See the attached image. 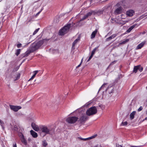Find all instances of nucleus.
<instances>
[{"instance_id":"31","label":"nucleus","mask_w":147,"mask_h":147,"mask_svg":"<svg viewBox=\"0 0 147 147\" xmlns=\"http://www.w3.org/2000/svg\"><path fill=\"white\" fill-rule=\"evenodd\" d=\"M143 70V67L141 66L140 65V67H139L138 70L140 71V72H141Z\"/></svg>"},{"instance_id":"10","label":"nucleus","mask_w":147,"mask_h":147,"mask_svg":"<svg viewBox=\"0 0 147 147\" xmlns=\"http://www.w3.org/2000/svg\"><path fill=\"white\" fill-rule=\"evenodd\" d=\"M146 43L145 41H144L140 43L136 47V50H138L141 49L143 47Z\"/></svg>"},{"instance_id":"41","label":"nucleus","mask_w":147,"mask_h":147,"mask_svg":"<svg viewBox=\"0 0 147 147\" xmlns=\"http://www.w3.org/2000/svg\"><path fill=\"white\" fill-rule=\"evenodd\" d=\"M82 60H83V59H82L81 60V62H80V64L78 66V67H79L81 65L82 63Z\"/></svg>"},{"instance_id":"49","label":"nucleus","mask_w":147,"mask_h":147,"mask_svg":"<svg viewBox=\"0 0 147 147\" xmlns=\"http://www.w3.org/2000/svg\"><path fill=\"white\" fill-rule=\"evenodd\" d=\"M111 66V65H109V66H108V67H107V69H108L109 68V67Z\"/></svg>"},{"instance_id":"21","label":"nucleus","mask_w":147,"mask_h":147,"mask_svg":"<svg viewBox=\"0 0 147 147\" xmlns=\"http://www.w3.org/2000/svg\"><path fill=\"white\" fill-rule=\"evenodd\" d=\"M92 13H93L95 14V11H91L90 12L88 13L86 15L88 17V16H91Z\"/></svg>"},{"instance_id":"53","label":"nucleus","mask_w":147,"mask_h":147,"mask_svg":"<svg viewBox=\"0 0 147 147\" xmlns=\"http://www.w3.org/2000/svg\"><path fill=\"white\" fill-rule=\"evenodd\" d=\"M32 79H30H30H29V80H28V81H29L31 80H32Z\"/></svg>"},{"instance_id":"57","label":"nucleus","mask_w":147,"mask_h":147,"mask_svg":"<svg viewBox=\"0 0 147 147\" xmlns=\"http://www.w3.org/2000/svg\"><path fill=\"white\" fill-rule=\"evenodd\" d=\"M6 9H5V11H6Z\"/></svg>"},{"instance_id":"9","label":"nucleus","mask_w":147,"mask_h":147,"mask_svg":"<svg viewBox=\"0 0 147 147\" xmlns=\"http://www.w3.org/2000/svg\"><path fill=\"white\" fill-rule=\"evenodd\" d=\"M31 126L33 129L36 131H38L39 130V128L37 125L34 123H32L31 124Z\"/></svg>"},{"instance_id":"55","label":"nucleus","mask_w":147,"mask_h":147,"mask_svg":"<svg viewBox=\"0 0 147 147\" xmlns=\"http://www.w3.org/2000/svg\"><path fill=\"white\" fill-rule=\"evenodd\" d=\"M112 20L113 21V19H112Z\"/></svg>"},{"instance_id":"33","label":"nucleus","mask_w":147,"mask_h":147,"mask_svg":"<svg viewBox=\"0 0 147 147\" xmlns=\"http://www.w3.org/2000/svg\"><path fill=\"white\" fill-rule=\"evenodd\" d=\"M117 62V61H114L113 62H111L110 64V65L111 66V65H113L114 64H115L116 63V62Z\"/></svg>"},{"instance_id":"45","label":"nucleus","mask_w":147,"mask_h":147,"mask_svg":"<svg viewBox=\"0 0 147 147\" xmlns=\"http://www.w3.org/2000/svg\"><path fill=\"white\" fill-rule=\"evenodd\" d=\"M117 147H122L121 145L119 144H118V145H117Z\"/></svg>"},{"instance_id":"17","label":"nucleus","mask_w":147,"mask_h":147,"mask_svg":"<svg viewBox=\"0 0 147 147\" xmlns=\"http://www.w3.org/2000/svg\"><path fill=\"white\" fill-rule=\"evenodd\" d=\"M140 67V65H138L137 66H134L133 71V72L135 73H136L137 72L138 70L139 67Z\"/></svg>"},{"instance_id":"36","label":"nucleus","mask_w":147,"mask_h":147,"mask_svg":"<svg viewBox=\"0 0 147 147\" xmlns=\"http://www.w3.org/2000/svg\"><path fill=\"white\" fill-rule=\"evenodd\" d=\"M93 55H92V54H91V55L89 57V59H88V61H90V59L92 58Z\"/></svg>"},{"instance_id":"22","label":"nucleus","mask_w":147,"mask_h":147,"mask_svg":"<svg viewBox=\"0 0 147 147\" xmlns=\"http://www.w3.org/2000/svg\"><path fill=\"white\" fill-rule=\"evenodd\" d=\"M96 136V135H95L94 136H92L90 137H89L88 138H83V140L84 141H86L89 139H92L94 138Z\"/></svg>"},{"instance_id":"5","label":"nucleus","mask_w":147,"mask_h":147,"mask_svg":"<svg viewBox=\"0 0 147 147\" xmlns=\"http://www.w3.org/2000/svg\"><path fill=\"white\" fill-rule=\"evenodd\" d=\"M78 119L77 117L74 116L69 117L66 119V120L67 122L70 123H74L77 121Z\"/></svg>"},{"instance_id":"56","label":"nucleus","mask_w":147,"mask_h":147,"mask_svg":"<svg viewBox=\"0 0 147 147\" xmlns=\"http://www.w3.org/2000/svg\"><path fill=\"white\" fill-rule=\"evenodd\" d=\"M78 66H77L76 67V68H78Z\"/></svg>"},{"instance_id":"40","label":"nucleus","mask_w":147,"mask_h":147,"mask_svg":"<svg viewBox=\"0 0 147 147\" xmlns=\"http://www.w3.org/2000/svg\"><path fill=\"white\" fill-rule=\"evenodd\" d=\"M30 120L31 121H34L36 120V118L35 117H34L32 118H31Z\"/></svg>"},{"instance_id":"48","label":"nucleus","mask_w":147,"mask_h":147,"mask_svg":"<svg viewBox=\"0 0 147 147\" xmlns=\"http://www.w3.org/2000/svg\"><path fill=\"white\" fill-rule=\"evenodd\" d=\"M144 120H147V117H146L145 119L143 120V121H144Z\"/></svg>"},{"instance_id":"4","label":"nucleus","mask_w":147,"mask_h":147,"mask_svg":"<svg viewBox=\"0 0 147 147\" xmlns=\"http://www.w3.org/2000/svg\"><path fill=\"white\" fill-rule=\"evenodd\" d=\"M97 112V110L95 107H93L89 108L86 111V114L90 116L95 114Z\"/></svg>"},{"instance_id":"38","label":"nucleus","mask_w":147,"mask_h":147,"mask_svg":"<svg viewBox=\"0 0 147 147\" xmlns=\"http://www.w3.org/2000/svg\"><path fill=\"white\" fill-rule=\"evenodd\" d=\"M38 72V70H36L34 71L33 73H34V75L36 76Z\"/></svg>"},{"instance_id":"42","label":"nucleus","mask_w":147,"mask_h":147,"mask_svg":"<svg viewBox=\"0 0 147 147\" xmlns=\"http://www.w3.org/2000/svg\"><path fill=\"white\" fill-rule=\"evenodd\" d=\"M42 9H41V10L39 11V12H38L36 14V16H38L39 14L40 13V12H41V11H42Z\"/></svg>"},{"instance_id":"27","label":"nucleus","mask_w":147,"mask_h":147,"mask_svg":"<svg viewBox=\"0 0 147 147\" xmlns=\"http://www.w3.org/2000/svg\"><path fill=\"white\" fill-rule=\"evenodd\" d=\"M127 124V121H125L124 122H122L121 123V125L123 126H126Z\"/></svg>"},{"instance_id":"35","label":"nucleus","mask_w":147,"mask_h":147,"mask_svg":"<svg viewBox=\"0 0 147 147\" xmlns=\"http://www.w3.org/2000/svg\"><path fill=\"white\" fill-rule=\"evenodd\" d=\"M143 109V107L142 106H140L139 108L138 109V112L142 111Z\"/></svg>"},{"instance_id":"18","label":"nucleus","mask_w":147,"mask_h":147,"mask_svg":"<svg viewBox=\"0 0 147 147\" xmlns=\"http://www.w3.org/2000/svg\"><path fill=\"white\" fill-rule=\"evenodd\" d=\"M136 113L135 111H133L130 114V118L131 120L133 119L134 118V115Z\"/></svg>"},{"instance_id":"29","label":"nucleus","mask_w":147,"mask_h":147,"mask_svg":"<svg viewBox=\"0 0 147 147\" xmlns=\"http://www.w3.org/2000/svg\"><path fill=\"white\" fill-rule=\"evenodd\" d=\"M87 17H88L86 15H84L83 17L80 20V21H82L83 20H84Z\"/></svg>"},{"instance_id":"19","label":"nucleus","mask_w":147,"mask_h":147,"mask_svg":"<svg viewBox=\"0 0 147 147\" xmlns=\"http://www.w3.org/2000/svg\"><path fill=\"white\" fill-rule=\"evenodd\" d=\"M97 32V30H95L92 32L91 35V38L92 39L95 37L96 34Z\"/></svg>"},{"instance_id":"54","label":"nucleus","mask_w":147,"mask_h":147,"mask_svg":"<svg viewBox=\"0 0 147 147\" xmlns=\"http://www.w3.org/2000/svg\"><path fill=\"white\" fill-rule=\"evenodd\" d=\"M18 68L16 69V71H17V70H18Z\"/></svg>"},{"instance_id":"1","label":"nucleus","mask_w":147,"mask_h":147,"mask_svg":"<svg viewBox=\"0 0 147 147\" xmlns=\"http://www.w3.org/2000/svg\"><path fill=\"white\" fill-rule=\"evenodd\" d=\"M40 131H41L40 135L42 137L45 136L46 135L49 134L52 135L54 133L55 129L49 127L45 125H42L40 127Z\"/></svg>"},{"instance_id":"8","label":"nucleus","mask_w":147,"mask_h":147,"mask_svg":"<svg viewBox=\"0 0 147 147\" xmlns=\"http://www.w3.org/2000/svg\"><path fill=\"white\" fill-rule=\"evenodd\" d=\"M134 11L132 10H129L126 12V14L127 16L129 17L132 16L134 14Z\"/></svg>"},{"instance_id":"12","label":"nucleus","mask_w":147,"mask_h":147,"mask_svg":"<svg viewBox=\"0 0 147 147\" xmlns=\"http://www.w3.org/2000/svg\"><path fill=\"white\" fill-rule=\"evenodd\" d=\"M80 40V37H78V38L76 39L73 42L72 45V49H74V47L76 44H77V42H79Z\"/></svg>"},{"instance_id":"25","label":"nucleus","mask_w":147,"mask_h":147,"mask_svg":"<svg viewBox=\"0 0 147 147\" xmlns=\"http://www.w3.org/2000/svg\"><path fill=\"white\" fill-rule=\"evenodd\" d=\"M48 144L46 140H44L42 141V145L44 147H46Z\"/></svg>"},{"instance_id":"2","label":"nucleus","mask_w":147,"mask_h":147,"mask_svg":"<svg viewBox=\"0 0 147 147\" xmlns=\"http://www.w3.org/2000/svg\"><path fill=\"white\" fill-rule=\"evenodd\" d=\"M42 40H40L36 43H34L32 44L30 47L29 50L30 52H33L38 49L43 44Z\"/></svg>"},{"instance_id":"39","label":"nucleus","mask_w":147,"mask_h":147,"mask_svg":"<svg viewBox=\"0 0 147 147\" xmlns=\"http://www.w3.org/2000/svg\"><path fill=\"white\" fill-rule=\"evenodd\" d=\"M22 44L21 43L18 44L17 45V47L18 48H19L21 47Z\"/></svg>"},{"instance_id":"15","label":"nucleus","mask_w":147,"mask_h":147,"mask_svg":"<svg viewBox=\"0 0 147 147\" xmlns=\"http://www.w3.org/2000/svg\"><path fill=\"white\" fill-rule=\"evenodd\" d=\"M30 132L31 134L33 137L36 138L37 137L38 135L37 133L34 131L31 130L30 131Z\"/></svg>"},{"instance_id":"20","label":"nucleus","mask_w":147,"mask_h":147,"mask_svg":"<svg viewBox=\"0 0 147 147\" xmlns=\"http://www.w3.org/2000/svg\"><path fill=\"white\" fill-rule=\"evenodd\" d=\"M87 119V117L86 116H83L81 117L80 120L82 123L86 121Z\"/></svg>"},{"instance_id":"24","label":"nucleus","mask_w":147,"mask_h":147,"mask_svg":"<svg viewBox=\"0 0 147 147\" xmlns=\"http://www.w3.org/2000/svg\"><path fill=\"white\" fill-rule=\"evenodd\" d=\"M98 47H95L94 48L93 50L92 51L91 54L92 55H93L95 53V52L96 51V50L98 48Z\"/></svg>"},{"instance_id":"3","label":"nucleus","mask_w":147,"mask_h":147,"mask_svg":"<svg viewBox=\"0 0 147 147\" xmlns=\"http://www.w3.org/2000/svg\"><path fill=\"white\" fill-rule=\"evenodd\" d=\"M71 26V24H69L64 26L63 28L61 29L59 31V34L60 35H63L69 31Z\"/></svg>"},{"instance_id":"30","label":"nucleus","mask_w":147,"mask_h":147,"mask_svg":"<svg viewBox=\"0 0 147 147\" xmlns=\"http://www.w3.org/2000/svg\"><path fill=\"white\" fill-rule=\"evenodd\" d=\"M128 40L127 39L126 40H124L120 43L119 44L120 45L125 44L126 42H127Z\"/></svg>"},{"instance_id":"34","label":"nucleus","mask_w":147,"mask_h":147,"mask_svg":"<svg viewBox=\"0 0 147 147\" xmlns=\"http://www.w3.org/2000/svg\"><path fill=\"white\" fill-rule=\"evenodd\" d=\"M20 74H18L17 75V76H16V79L15 80H17L18 79L20 78Z\"/></svg>"},{"instance_id":"51","label":"nucleus","mask_w":147,"mask_h":147,"mask_svg":"<svg viewBox=\"0 0 147 147\" xmlns=\"http://www.w3.org/2000/svg\"><path fill=\"white\" fill-rule=\"evenodd\" d=\"M32 35H31V36H30V38H30H30H31V37H32Z\"/></svg>"},{"instance_id":"23","label":"nucleus","mask_w":147,"mask_h":147,"mask_svg":"<svg viewBox=\"0 0 147 147\" xmlns=\"http://www.w3.org/2000/svg\"><path fill=\"white\" fill-rule=\"evenodd\" d=\"M21 52V50L20 49H17L16 52L15 54L17 56H18V55L20 54Z\"/></svg>"},{"instance_id":"37","label":"nucleus","mask_w":147,"mask_h":147,"mask_svg":"<svg viewBox=\"0 0 147 147\" xmlns=\"http://www.w3.org/2000/svg\"><path fill=\"white\" fill-rule=\"evenodd\" d=\"M4 124V123L3 122V121L0 119V125L2 126Z\"/></svg>"},{"instance_id":"26","label":"nucleus","mask_w":147,"mask_h":147,"mask_svg":"<svg viewBox=\"0 0 147 147\" xmlns=\"http://www.w3.org/2000/svg\"><path fill=\"white\" fill-rule=\"evenodd\" d=\"M31 53H32V52H30V50L29 51H27L25 55V57H27L28 56V55Z\"/></svg>"},{"instance_id":"43","label":"nucleus","mask_w":147,"mask_h":147,"mask_svg":"<svg viewBox=\"0 0 147 147\" xmlns=\"http://www.w3.org/2000/svg\"><path fill=\"white\" fill-rule=\"evenodd\" d=\"M35 76L34 75H33L32 76L31 78H30V79H33L35 77Z\"/></svg>"},{"instance_id":"16","label":"nucleus","mask_w":147,"mask_h":147,"mask_svg":"<svg viewBox=\"0 0 147 147\" xmlns=\"http://www.w3.org/2000/svg\"><path fill=\"white\" fill-rule=\"evenodd\" d=\"M137 24H135L131 26L130 27H129L128 29L127 30L126 32H127L128 33L129 32H131V31L133 29H134L135 27L136 26Z\"/></svg>"},{"instance_id":"7","label":"nucleus","mask_w":147,"mask_h":147,"mask_svg":"<svg viewBox=\"0 0 147 147\" xmlns=\"http://www.w3.org/2000/svg\"><path fill=\"white\" fill-rule=\"evenodd\" d=\"M19 136L21 139V140L22 142L25 145H27V144L26 140L24 138V136L23 134L20 133L19 134Z\"/></svg>"},{"instance_id":"47","label":"nucleus","mask_w":147,"mask_h":147,"mask_svg":"<svg viewBox=\"0 0 147 147\" xmlns=\"http://www.w3.org/2000/svg\"><path fill=\"white\" fill-rule=\"evenodd\" d=\"M53 51H54V53H55L56 51L57 52L58 51L57 50H55V49L53 50Z\"/></svg>"},{"instance_id":"11","label":"nucleus","mask_w":147,"mask_h":147,"mask_svg":"<svg viewBox=\"0 0 147 147\" xmlns=\"http://www.w3.org/2000/svg\"><path fill=\"white\" fill-rule=\"evenodd\" d=\"M113 89L114 88L112 86H109L105 90V91H108L109 94H111V93L113 92Z\"/></svg>"},{"instance_id":"6","label":"nucleus","mask_w":147,"mask_h":147,"mask_svg":"<svg viewBox=\"0 0 147 147\" xmlns=\"http://www.w3.org/2000/svg\"><path fill=\"white\" fill-rule=\"evenodd\" d=\"M9 107L10 109L15 112H17L22 108V107L21 106H14L10 105Z\"/></svg>"},{"instance_id":"14","label":"nucleus","mask_w":147,"mask_h":147,"mask_svg":"<svg viewBox=\"0 0 147 147\" xmlns=\"http://www.w3.org/2000/svg\"><path fill=\"white\" fill-rule=\"evenodd\" d=\"M122 7H119L117 8L115 10V13L117 14L121 13L122 11Z\"/></svg>"},{"instance_id":"52","label":"nucleus","mask_w":147,"mask_h":147,"mask_svg":"<svg viewBox=\"0 0 147 147\" xmlns=\"http://www.w3.org/2000/svg\"><path fill=\"white\" fill-rule=\"evenodd\" d=\"M7 85V86H8V87H9V86H10V85H9V84Z\"/></svg>"},{"instance_id":"28","label":"nucleus","mask_w":147,"mask_h":147,"mask_svg":"<svg viewBox=\"0 0 147 147\" xmlns=\"http://www.w3.org/2000/svg\"><path fill=\"white\" fill-rule=\"evenodd\" d=\"M39 29L40 28H39L36 29L33 33V35H35L38 32Z\"/></svg>"},{"instance_id":"32","label":"nucleus","mask_w":147,"mask_h":147,"mask_svg":"<svg viewBox=\"0 0 147 147\" xmlns=\"http://www.w3.org/2000/svg\"><path fill=\"white\" fill-rule=\"evenodd\" d=\"M107 84L106 83H105L104 84H103L102 86L100 88L99 90H98V92L99 91L101 90V89L103 88L104 87V86H105V85H106V84Z\"/></svg>"},{"instance_id":"50","label":"nucleus","mask_w":147,"mask_h":147,"mask_svg":"<svg viewBox=\"0 0 147 147\" xmlns=\"http://www.w3.org/2000/svg\"><path fill=\"white\" fill-rule=\"evenodd\" d=\"M80 138L81 140H83V138Z\"/></svg>"},{"instance_id":"13","label":"nucleus","mask_w":147,"mask_h":147,"mask_svg":"<svg viewBox=\"0 0 147 147\" xmlns=\"http://www.w3.org/2000/svg\"><path fill=\"white\" fill-rule=\"evenodd\" d=\"M117 35V34H112V35H111L110 37H109L108 38H107L106 39V41H109L111 40L112 39L114 38Z\"/></svg>"},{"instance_id":"44","label":"nucleus","mask_w":147,"mask_h":147,"mask_svg":"<svg viewBox=\"0 0 147 147\" xmlns=\"http://www.w3.org/2000/svg\"><path fill=\"white\" fill-rule=\"evenodd\" d=\"M13 147H17L16 144V143L15 144H13Z\"/></svg>"},{"instance_id":"46","label":"nucleus","mask_w":147,"mask_h":147,"mask_svg":"<svg viewBox=\"0 0 147 147\" xmlns=\"http://www.w3.org/2000/svg\"><path fill=\"white\" fill-rule=\"evenodd\" d=\"M131 147H140V146H131Z\"/></svg>"}]
</instances>
